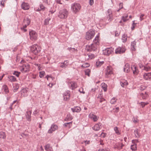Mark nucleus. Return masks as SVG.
Masks as SVG:
<instances>
[{
    "label": "nucleus",
    "instance_id": "nucleus-1",
    "mask_svg": "<svg viewBox=\"0 0 151 151\" xmlns=\"http://www.w3.org/2000/svg\"><path fill=\"white\" fill-rule=\"evenodd\" d=\"M99 36H96L92 44L86 46V49L88 51H95L96 50L99 44Z\"/></svg>",
    "mask_w": 151,
    "mask_h": 151
},
{
    "label": "nucleus",
    "instance_id": "nucleus-2",
    "mask_svg": "<svg viewBox=\"0 0 151 151\" xmlns=\"http://www.w3.org/2000/svg\"><path fill=\"white\" fill-rule=\"evenodd\" d=\"M41 50L40 47L36 44L32 45L30 48L31 52L35 55H37L39 54Z\"/></svg>",
    "mask_w": 151,
    "mask_h": 151
},
{
    "label": "nucleus",
    "instance_id": "nucleus-3",
    "mask_svg": "<svg viewBox=\"0 0 151 151\" xmlns=\"http://www.w3.org/2000/svg\"><path fill=\"white\" fill-rule=\"evenodd\" d=\"M68 14V12L67 10L64 9L59 11L58 17L60 19H65L67 17Z\"/></svg>",
    "mask_w": 151,
    "mask_h": 151
},
{
    "label": "nucleus",
    "instance_id": "nucleus-4",
    "mask_svg": "<svg viewBox=\"0 0 151 151\" xmlns=\"http://www.w3.org/2000/svg\"><path fill=\"white\" fill-rule=\"evenodd\" d=\"M81 8V5L78 3H74L71 5V10L75 14H76L78 12Z\"/></svg>",
    "mask_w": 151,
    "mask_h": 151
},
{
    "label": "nucleus",
    "instance_id": "nucleus-5",
    "mask_svg": "<svg viewBox=\"0 0 151 151\" xmlns=\"http://www.w3.org/2000/svg\"><path fill=\"white\" fill-rule=\"evenodd\" d=\"M95 34V31L93 30H89L86 34L85 38L87 40L91 39L94 37Z\"/></svg>",
    "mask_w": 151,
    "mask_h": 151
},
{
    "label": "nucleus",
    "instance_id": "nucleus-6",
    "mask_svg": "<svg viewBox=\"0 0 151 151\" xmlns=\"http://www.w3.org/2000/svg\"><path fill=\"white\" fill-rule=\"evenodd\" d=\"M30 65L27 63L23 65L20 67L21 71L23 73H25L29 71Z\"/></svg>",
    "mask_w": 151,
    "mask_h": 151
},
{
    "label": "nucleus",
    "instance_id": "nucleus-7",
    "mask_svg": "<svg viewBox=\"0 0 151 151\" xmlns=\"http://www.w3.org/2000/svg\"><path fill=\"white\" fill-rule=\"evenodd\" d=\"M30 39L31 40H36L37 38L38 35L37 33L35 31L32 30L29 32Z\"/></svg>",
    "mask_w": 151,
    "mask_h": 151
},
{
    "label": "nucleus",
    "instance_id": "nucleus-8",
    "mask_svg": "<svg viewBox=\"0 0 151 151\" xmlns=\"http://www.w3.org/2000/svg\"><path fill=\"white\" fill-rule=\"evenodd\" d=\"M114 49L111 47L107 48L105 50H103V53L104 55L109 56L113 52Z\"/></svg>",
    "mask_w": 151,
    "mask_h": 151
},
{
    "label": "nucleus",
    "instance_id": "nucleus-9",
    "mask_svg": "<svg viewBox=\"0 0 151 151\" xmlns=\"http://www.w3.org/2000/svg\"><path fill=\"white\" fill-rule=\"evenodd\" d=\"M105 73L106 77L108 78L109 76L113 73V68L111 66H107L106 70Z\"/></svg>",
    "mask_w": 151,
    "mask_h": 151
},
{
    "label": "nucleus",
    "instance_id": "nucleus-10",
    "mask_svg": "<svg viewBox=\"0 0 151 151\" xmlns=\"http://www.w3.org/2000/svg\"><path fill=\"white\" fill-rule=\"evenodd\" d=\"M126 49L123 47H119L115 50V53L117 54L123 53L125 52Z\"/></svg>",
    "mask_w": 151,
    "mask_h": 151
},
{
    "label": "nucleus",
    "instance_id": "nucleus-11",
    "mask_svg": "<svg viewBox=\"0 0 151 151\" xmlns=\"http://www.w3.org/2000/svg\"><path fill=\"white\" fill-rule=\"evenodd\" d=\"M107 14V18L108 21L109 22L111 21L112 19V11L111 9H108Z\"/></svg>",
    "mask_w": 151,
    "mask_h": 151
},
{
    "label": "nucleus",
    "instance_id": "nucleus-12",
    "mask_svg": "<svg viewBox=\"0 0 151 151\" xmlns=\"http://www.w3.org/2000/svg\"><path fill=\"white\" fill-rule=\"evenodd\" d=\"M31 22V20L29 18L25 17L23 20V24L24 25L25 27H27Z\"/></svg>",
    "mask_w": 151,
    "mask_h": 151
},
{
    "label": "nucleus",
    "instance_id": "nucleus-13",
    "mask_svg": "<svg viewBox=\"0 0 151 151\" xmlns=\"http://www.w3.org/2000/svg\"><path fill=\"white\" fill-rule=\"evenodd\" d=\"M58 129V126L55 124H53L51 126L50 129L48 131V133H51L55 131Z\"/></svg>",
    "mask_w": 151,
    "mask_h": 151
},
{
    "label": "nucleus",
    "instance_id": "nucleus-14",
    "mask_svg": "<svg viewBox=\"0 0 151 151\" xmlns=\"http://www.w3.org/2000/svg\"><path fill=\"white\" fill-rule=\"evenodd\" d=\"M102 124L100 123H99L96 124L92 127V129L95 131H97L100 130L101 128Z\"/></svg>",
    "mask_w": 151,
    "mask_h": 151
},
{
    "label": "nucleus",
    "instance_id": "nucleus-15",
    "mask_svg": "<svg viewBox=\"0 0 151 151\" xmlns=\"http://www.w3.org/2000/svg\"><path fill=\"white\" fill-rule=\"evenodd\" d=\"M29 89L27 88H26L22 89L21 91V96L24 97L27 96H28V93Z\"/></svg>",
    "mask_w": 151,
    "mask_h": 151
},
{
    "label": "nucleus",
    "instance_id": "nucleus-16",
    "mask_svg": "<svg viewBox=\"0 0 151 151\" xmlns=\"http://www.w3.org/2000/svg\"><path fill=\"white\" fill-rule=\"evenodd\" d=\"M69 86L70 88L72 89L73 90L76 88L77 87V85L76 83L74 81H71L69 83Z\"/></svg>",
    "mask_w": 151,
    "mask_h": 151
},
{
    "label": "nucleus",
    "instance_id": "nucleus-17",
    "mask_svg": "<svg viewBox=\"0 0 151 151\" xmlns=\"http://www.w3.org/2000/svg\"><path fill=\"white\" fill-rule=\"evenodd\" d=\"M21 7L24 10H27L29 9V6L28 3L23 2L21 5Z\"/></svg>",
    "mask_w": 151,
    "mask_h": 151
},
{
    "label": "nucleus",
    "instance_id": "nucleus-18",
    "mask_svg": "<svg viewBox=\"0 0 151 151\" xmlns=\"http://www.w3.org/2000/svg\"><path fill=\"white\" fill-rule=\"evenodd\" d=\"M131 68L134 74L137 75L139 71L136 66L134 65H132L131 66Z\"/></svg>",
    "mask_w": 151,
    "mask_h": 151
},
{
    "label": "nucleus",
    "instance_id": "nucleus-19",
    "mask_svg": "<svg viewBox=\"0 0 151 151\" xmlns=\"http://www.w3.org/2000/svg\"><path fill=\"white\" fill-rule=\"evenodd\" d=\"M89 116L95 122H96L99 118L98 117L93 114H90L89 115Z\"/></svg>",
    "mask_w": 151,
    "mask_h": 151
},
{
    "label": "nucleus",
    "instance_id": "nucleus-20",
    "mask_svg": "<svg viewBox=\"0 0 151 151\" xmlns=\"http://www.w3.org/2000/svg\"><path fill=\"white\" fill-rule=\"evenodd\" d=\"M68 64V62L67 60H65L63 63H60V66L63 68H65Z\"/></svg>",
    "mask_w": 151,
    "mask_h": 151
},
{
    "label": "nucleus",
    "instance_id": "nucleus-21",
    "mask_svg": "<svg viewBox=\"0 0 151 151\" xmlns=\"http://www.w3.org/2000/svg\"><path fill=\"white\" fill-rule=\"evenodd\" d=\"M144 78L146 80H148L151 78V73H145L143 75Z\"/></svg>",
    "mask_w": 151,
    "mask_h": 151
},
{
    "label": "nucleus",
    "instance_id": "nucleus-22",
    "mask_svg": "<svg viewBox=\"0 0 151 151\" xmlns=\"http://www.w3.org/2000/svg\"><path fill=\"white\" fill-rule=\"evenodd\" d=\"M31 111H27L26 114V118L27 120L30 121H31Z\"/></svg>",
    "mask_w": 151,
    "mask_h": 151
},
{
    "label": "nucleus",
    "instance_id": "nucleus-23",
    "mask_svg": "<svg viewBox=\"0 0 151 151\" xmlns=\"http://www.w3.org/2000/svg\"><path fill=\"white\" fill-rule=\"evenodd\" d=\"M71 109L73 112H78L81 110V108L79 106L74 107L73 108H71Z\"/></svg>",
    "mask_w": 151,
    "mask_h": 151
},
{
    "label": "nucleus",
    "instance_id": "nucleus-24",
    "mask_svg": "<svg viewBox=\"0 0 151 151\" xmlns=\"http://www.w3.org/2000/svg\"><path fill=\"white\" fill-rule=\"evenodd\" d=\"M136 42L135 40L132 42L131 44V49L132 51H134L135 50Z\"/></svg>",
    "mask_w": 151,
    "mask_h": 151
},
{
    "label": "nucleus",
    "instance_id": "nucleus-25",
    "mask_svg": "<svg viewBox=\"0 0 151 151\" xmlns=\"http://www.w3.org/2000/svg\"><path fill=\"white\" fill-rule=\"evenodd\" d=\"M140 97H141L142 98L144 99H146L148 96V94L146 92H145L144 93H140Z\"/></svg>",
    "mask_w": 151,
    "mask_h": 151
},
{
    "label": "nucleus",
    "instance_id": "nucleus-26",
    "mask_svg": "<svg viewBox=\"0 0 151 151\" xmlns=\"http://www.w3.org/2000/svg\"><path fill=\"white\" fill-rule=\"evenodd\" d=\"M129 66L128 64H126L124 67V71L127 73H128L129 71Z\"/></svg>",
    "mask_w": 151,
    "mask_h": 151
},
{
    "label": "nucleus",
    "instance_id": "nucleus-27",
    "mask_svg": "<svg viewBox=\"0 0 151 151\" xmlns=\"http://www.w3.org/2000/svg\"><path fill=\"white\" fill-rule=\"evenodd\" d=\"M120 84L122 87H124L125 86L128 85V83L127 81L125 80H122L120 81Z\"/></svg>",
    "mask_w": 151,
    "mask_h": 151
},
{
    "label": "nucleus",
    "instance_id": "nucleus-28",
    "mask_svg": "<svg viewBox=\"0 0 151 151\" xmlns=\"http://www.w3.org/2000/svg\"><path fill=\"white\" fill-rule=\"evenodd\" d=\"M124 145L122 143H119L118 144H116L115 146V148L121 150L122 149L123 147L124 146Z\"/></svg>",
    "mask_w": 151,
    "mask_h": 151
},
{
    "label": "nucleus",
    "instance_id": "nucleus-29",
    "mask_svg": "<svg viewBox=\"0 0 151 151\" xmlns=\"http://www.w3.org/2000/svg\"><path fill=\"white\" fill-rule=\"evenodd\" d=\"M6 135L5 132L3 131L0 132V138L4 139L6 138Z\"/></svg>",
    "mask_w": 151,
    "mask_h": 151
},
{
    "label": "nucleus",
    "instance_id": "nucleus-30",
    "mask_svg": "<svg viewBox=\"0 0 151 151\" xmlns=\"http://www.w3.org/2000/svg\"><path fill=\"white\" fill-rule=\"evenodd\" d=\"M101 86L102 89H103L104 91L106 92L107 90V85L105 83H102L101 84Z\"/></svg>",
    "mask_w": 151,
    "mask_h": 151
},
{
    "label": "nucleus",
    "instance_id": "nucleus-31",
    "mask_svg": "<svg viewBox=\"0 0 151 151\" xmlns=\"http://www.w3.org/2000/svg\"><path fill=\"white\" fill-rule=\"evenodd\" d=\"M104 63V61H97L96 63V65L97 67H99Z\"/></svg>",
    "mask_w": 151,
    "mask_h": 151
},
{
    "label": "nucleus",
    "instance_id": "nucleus-32",
    "mask_svg": "<svg viewBox=\"0 0 151 151\" xmlns=\"http://www.w3.org/2000/svg\"><path fill=\"white\" fill-rule=\"evenodd\" d=\"M128 17V15L127 14H125L124 16H122V19L123 20V21L125 22L128 20V19H127Z\"/></svg>",
    "mask_w": 151,
    "mask_h": 151
},
{
    "label": "nucleus",
    "instance_id": "nucleus-33",
    "mask_svg": "<svg viewBox=\"0 0 151 151\" xmlns=\"http://www.w3.org/2000/svg\"><path fill=\"white\" fill-rule=\"evenodd\" d=\"M9 81L11 82H15L17 81L16 78L14 76H11L8 77Z\"/></svg>",
    "mask_w": 151,
    "mask_h": 151
},
{
    "label": "nucleus",
    "instance_id": "nucleus-34",
    "mask_svg": "<svg viewBox=\"0 0 151 151\" xmlns=\"http://www.w3.org/2000/svg\"><path fill=\"white\" fill-rule=\"evenodd\" d=\"M127 36L125 34H124L122 36V40L124 42H126L127 40Z\"/></svg>",
    "mask_w": 151,
    "mask_h": 151
},
{
    "label": "nucleus",
    "instance_id": "nucleus-35",
    "mask_svg": "<svg viewBox=\"0 0 151 151\" xmlns=\"http://www.w3.org/2000/svg\"><path fill=\"white\" fill-rule=\"evenodd\" d=\"M136 144L134 143L131 146V149L133 151H135L137 150Z\"/></svg>",
    "mask_w": 151,
    "mask_h": 151
},
{
    "label": "nucleus",
    "instance_id": "nucleus-36",
    "mask_svg": "<svg viewBox=\"0 0 151 151\" xmlns=\"http://www.w3.org/2000/svg\"><path fill=\"white\" fill-rule=\"evenodd\" d=\"M134 133L136 137L138 138L140 137V135L139 133L138 129H136V130H135L134 131Z\"/></svg>",
    "mask_w": 151,
    "mask_h": 151
},
{
    "label": "nucleus",
    "instance_id": "nucleus-37",
    "mask_svg": "<svg viewBox=\"0 0 151 151\" xmlns=\"http://www.w3.org/2000/svg\"><path fill=\"white\" fill-rule=\"evenodd\" d=\"M2 88L6 93H7L9 92L8 88L6 85H3L2 87Z\"/></svg>",
    "mask_w": 151,
    "mask_h": 151
},
{
    "label": "nucleus",
    "instance_id": "nucleus-38",
    "mask_svg": "<svg viewBox=\"0 0 151 151\" xmlns=\"http://www.w3.org/2000/svg\"><path fill=\"white\" fill-rule=\"evenodd\" d=\"M114 130L115 131V133L117 135H120L121 134L120 132L119 131L118 128L116 127H115L114 128Z\"/></svg>",
    "mask_w": 151,
    "mask_h": 151
},
{
    "label": "nucleus",
    "instance_id": "nucleus-39",
    "mask_svg": "<svg viewBox=\"0 0 151 151\" xmlns=\"http://www.w3.org/2000/svg\"><path fill=\"white\" fill-rule=\"evenodd\" d=\"M50 20V18H48L45 19L44 21V24L45 25H47L49 24V21Z\"/></svg>",
    "mask_w": 151,
    "mask_h": 151
},
{
    "label": "nucleus",
    "instance_id": "nucleus-40",
    "mask_svg": "<svg viewBox=\"0 0 151 151\" xmlns=\"http://www.w3.org/2000/svg\"><path fill=\"white\" fill-rule=\"evenodd\" d=\"M20 74L21 73L20 72H19L15 71H14L13 73V74L14 75H15L17 77H19Z\"/></svg>",
    "mask_w": 151,
    "mask_h": 151
},
{
    "label": "nucleus",
    "instance_id": "nucleus-41",
    "mask_svg": "<svg viewBox=\"0 0 151 151\" xmlns=\"http://www.w3.org/2000/svg\"><path fill=\"white\" fill-rule=\"evenodd\" d=\"M89 64L87 63H83L81 66V67L83 68H85L89 67Z\"/></svg>",
    "mask_w": 151,
    "mask_h": 151
},
{
    "label": "nucleus",
    "instance_id": "nucleus-42",
    "mask_svg": "<svg viewBox=\"0 0 151 151\" xmlns=\"http://www.w3.org/2000/svg\"><path fill=\"white\" fill-rule=\"evenodd\" d=\"M116 99L115 98H113L110 101V103L111 104H114L116 102Z\"/></svg>",
    "mask_w": 151,
    "mask_h": 151
},
{
    "label": "nucleus",
    "instance_id": "nucleus-43",
    "mask_svg": "<svg viewBox=\"0 0 151 151\" xmlns=\"http://www.w3.org/2000/svg\"><path fill=\"white\" fill-rule=\"evenodd\" d=\"M148 104V103L147 102H141V103H139V104H141V105L142 106V108H143L145 105Z\"/></svg>",
    "mask_w": 151,
    "mask_h": 151
},
{
    "label": "nucleus",
    "instance_id": "nucleus-44",
    "mask_svg": "<svg viewBox=\"0 0 151 151\" xmlns=\"http://www.w3.org/2000/svg\"><path fill=\"white\" fill-rule=\"evenodd\" d=\"M85 72L86 75H88L89 76H90V70L89 69H87L86 70Z\"/></svg>",
    "mask_w": 151,
    "mask_h": 151
},
{
    "label": "nucleus",
    "instance_id": "nucleus-45",
    "mask_svg": "<svg viewBox=\"0 0 151 151\" xmlns=\"http://www.w3.org/2000/svg\"><path fill=\"white\" fill-rule=\"evenodd\" d=\"M70 95H65L64 96V99L65 101H67L70 98Z\"/></svg>",
    "mask_w": 151,
    "mask_h": 151
},
{
    "label": "nucleus",
    "instance_id": "nucleus-46",
    "mask_svg": "<svg viewBox=\"0 0 151 151\" xmlns=\"http://www.w3.org/2000/svg\"><path fill=\"white\" fill-rule=\"evenodd\" d=\"M45 73L44 71H41L40 72L39 76L40 78L43 77Z\"/></svg>",
    "mask_w": 151,
    "mask_h": 151
},
{
    "label": "nucleus",
    "instance_id": "nucleus-47",
    "mask_svg": "<svg viewBox=\"0 0 151 151\" xmlns=\"http://www.w3.org/2000/svg\"><path fill=\"white\" fill-rule=\"evenodd\" d=\"M40 9L41 11H44L45 10V8L43 5L40 4Z\"/></svg>",
    "mask_w": 151,
    "mask_h": 151
},
{
    "label": "nucleus",
    "instance_id": "nucleus-48",
    "mask_svg": "<svg viewBox=\"0 0 151 151\" xmlns=\"http://www.w3.org/2000/svg\"><path fill=\"white\" fill-rule=\"evenodd\" d=\"M89 58L91 59H92L94 58L95 55L94 54L90 53L88 55Z\"/></svg>",
    "mask_w": 151,
    "mask_h": 151
},
{
    "label": "nucleus",
    "instance_id": "nucleus-49",
    "mask_svg": "<svg viewBox=\"0 0 151 151\" xmlns=\"http://www.w3.org/2000/svg\"><path fill=\"white\" fill-rule=\"evenodd\" d=\"M66 118L68 119L71 120L72 119V117L70 114H68L67 115Z\"/></svg>",
    "mask_w": 151,
    "mask_h": 151
},
{
    "label": "nucleus",
    "instance_id": "nucleus-50",
    "mask_svg": "<svg viewBox=\"0 0 151 151\" xmlns=\"http://www.w3.org/2000/svg\"><path fill=\"white\" fill-rule=\"evenodd\" d=\"M68 49H69V50L70 51H75L76 50V51L77 50V49H75L74 48H71V47L68 48Z\"/></svg>",
    "mask_w": 151,
    "mask_h": 151
},
{
    "label": "nucleus",
    "instance_id": "nucleus-51",
    "mask_svg": "<svg viewBox=\"0 0 151 151\" xmlns=\"http://www.w3.org/2000/svg\"><path fill=\"white\" fill-rule=\"evenodd\" d=\"M50 145L49 144H47L46 145L45 147V149L46 150H47L48 149H50Z\"/></svg>",
    "mask_w": 151,
    "mask_h": 151
},
{
    "label": "nucleus",
    "instance_id": "nucleus-52",
    "mask_svg": "<svg viewBox=\"0 0 151 151\" xmlns=\"http://www.w3.org/2000/svg\"><path fill=\"white\" fill-rule=\"evenodd\" d=\"M26 27H25L24 25H23V27L21 28V29L22 31H23L24 32L27 31V30L26 29Z\"/></svg>",
    "mask_w": 151,
    "mask_h": 151
},
{
    "label": "nucleus",
    "instance_id": "nucleus-53",
    "mask_svg": "<svg viewBox=\"0 0 151 151\" xmlns=\"http://www.w3.org/2000/svg\"><path fill=\"white\" fill-rule=\"evenodd\" d=\"M150 69V67H144V69L146 71H148Z\"/></svg>",
    "mask_w": 151,
    "mask_h": 151
},
{
    "label": "nucleus",
    "instance_id": "nucleus-54",
    "mask_svg": "<svg viewBox=\"0 0 151 151\" xmlns=\"http://www.w3.org/2000/svg\"><path fill=\"white\" fill-rule=\"evenodd\" d=\"M89 3L90 5L92 6L94 3L93 0H89Z\"/></svg>",
    "mask_w": 151,
    "mask_h": 151
},
{
    "label": "nucleus",
    "instance_id": "nucleus-55",
    "mask_svg": "<svg viewBox=\"0 0 151 151\" xmlns=\"http://www.w3.org/2000/svg\"><path fill=\"white\" fill-rule=\"evenodd\" d=\"M146 88V87L144 86H141L140 87V89L141 91H143Z\"/></svg>",
    "mask_w": 151,
    "mask_h": 151
},
{
    "label": "nucleus",
    "instance_id": "nucleus-56",
    "mask_svg": "<svg viewBox=\"0 0 151 151\" xmlns=\"http://www.w3.org/2000/svg\"><path fill=\"white\" fill-rule=\"evenodd\" d=\"M106 135V134L103 132H102L101 133V135L102 137L103 138L105 137Z\"/></svg>",
    "mask_w": 151,
    "mask_h": 151
},
{
    "label": "nucleus",
    "instance_id": "nucleus-57",
    "mask_svg": "<svg viewBox=\"0 0 151 151\" xmlns=\"http://www.w3.org/2000/svg\"><path fill=\"white\" fill-rule=\"evenodd\" d=\"M34 9L36 12H38L41 11V9H40V7H35V8Z\"/></svg>",
    "mask_w": 151,
    "mask_h": 151
},
{
    "label": "nucleus",
    "instance_id": "nucleus-58",
    "mask_svg": "<svg viewBox=\"0 0 151 151\" xmlns=\"http://www.w3.org/2000/svg\"><path fill=\"white\" fill-rule=\"evenodd\" d=\"M145 15L144 14H142L140 16V21L142 20L143 19V17Z\"/></svg>",
    "mask_w": 151,
    "mask_h": 151
},
{
    "label": "nucleus",
    "instance_id": "nucleus-59",
    "mask_svg": "<svg viewBox=\"0 0 151 151\" xmlns=\"http://www.w3.org/2000/svg\"><path fill=\"white\" fill-rule=\"evenodd\" d=\"M65 95H70V91H67L65 93H64Z\"/></svg>",
    "mask_w": 151,
    "mask_h": 151
},
{
    "label": "nucleus",
    "instance_id": "nucleus-60",
    "mask_svg": "<svg viewBox=\"0 0 151 151\" xmlns=\"http://www.w3.org/2000/svg\"><path fill=\"white\" fill-rule=\"evenodd\" d=\"M119 7L120 8V9H121L122 8H123V3H121L119 4Z\"/></svg>",
    "mask_w": 151,
    "mask_h": 151
},
{
    "label": "nucleus",
    "instance_id": "nucleus-61",
    "mask_svg": "<svg viewBox=\"0 0 151 151\" xmlns=\"http://www.w3.org/2000/svg\"><path fill=\"white\" fill-rule=\"evenodd\" d=\"M51 0H43L44 1L46 4H48Z\"/></svg>",
    "mask_w": 151,
    "mask_h": 151
},
{
    "label": "nucleus",
    "instance_id": "nucleus-62",
    "mask_svg": "<svg viewBox=\"0 0 151 151\" xmlns=\"http://www.w3.org/2000/svg\"><path fill=\"white\" fill-rule=\"evenodd\" d=\"M139 66L140 68H142L143 67L144 68V66H143V65H142V64L141 63H139Z\"/></svg>",
    "mask_w": 151,
    "mask_h": 151
},
{
    "label": "nucleus",
    "instance_id": "nucleus-63",
    "mask_svg": "<svg viewBox=\"0 0 151 151\" xmlns=\"http://www.w3.org/2000/svg\"><path fill=\"white\" fill-rule=\"evenodd\" d=\"M56 2L57 3L60 4H63L61 2V1L60 0H56Z\"/></svg>",
    "mask_w": 151,
    "mask_h": 151
},
{
    "label": "nucleus",
    "instance_id": "nucleus-64",
    "mask_svg": "<svg viewBox=\"0 0 151 151\" xmlns=\"http://www.w3.org/2000/svg\"><path fill=\"white\" fill-rule=\"evenodd\" d=\"M38 113L37 111V109H35V111H34L33 114L34 115H35L36 114Z\"/></svg>",
    "mask_w": 151,
    "mask_h": 151
}]
</instances>
